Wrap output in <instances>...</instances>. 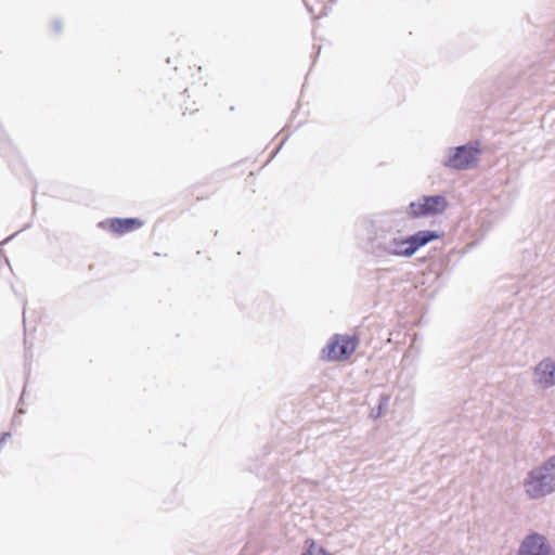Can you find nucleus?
Here are the masks:
<instances>
[{
  "label": "nucleus",
  "mask_w": 555,
  "mask_h": 555,
  "mask_svg": "<svg viewBox=\"0 0 555 555\" xmlns=\"http://www.w3.org/2000/svg\"><path fill=\"white\" fill-rule=\"evenodd\" d=\"M438 237L439 234L430 230H421L408 236L403 235L400 231H395L376 235L371 241V248L377 258H410L421 247Z\"/></svg>",
  "instance_id": "obj_1"
},
{
  "label": "nucleus",
  "mask_w": 555,
  "mask_h": 555,
  "mask_svg": "<svg viewBox=\"0 0 555 555\" xmlns=\"http://www.w3.org/2000/svg\"><path fill=\"white\" fill-rule=\"evenodd\" d=\"M524 488L531 499H540L552 493L555 490V456L530 470L524 480Z\"/></svg>",
  "instance_id": "obj_2"
},
{
  "label": "nucleus",
  "mask_w": 555,
  "mask_h": 555,
  "mask_svg": "<svg viewBox=\"0 0 555 555\" xmlns=\"http://www.w3.org/2000/svg\"><path fill=\"white\" fill-rule=\"evenodd\" d=\"M481 150L478 141H472L467 144L451 147L448 150L442 165L455 170H466L473 168L478 163V155Z\"/></svg>",
  "instance_id": "obj_3"
},
{
  "label": "nucleus",
  "mask_w": 555,
  "mask_h": 555,
  "mask_svg": "<svg viewBox=\"0 0 555 555\" xmlns=\"http://www.w3.org/2000/svg\"><path fill=\"white\" fill-rule=\"evenodd\" d=\"M448 202L442 195H425L411 202L408 207V215L412 218L429 217L442 214Z\"/></svg>",
  "instance_id": "obj_4"
},
{
  "label": "nucleus",
  "mask_w": 555,
  "mask_h": 555,
  "mask_svg": "<svg viewBox=\"0 0 555 555\" xmlns=\"http://www.w3.org/2000/svg\"><path fill=\"white\" fill-rule=\"evenodd\" d=\"M357 348V341L349 336H334L323 349V358L327 360L347 359Z\"/></svg>",
  "instance_id": "obj_5"
},
{
  "label": "nucleus",
  "mask_w": 555,
  "mask_h": 555,
  "mask_svg": "<svg viewBox=\"0 0 555 555\" xmlns=\"http://www.w3.org/2000/svg\"><path fill=\"white\" fill-rule=\"evenodd\" d=\"M532 382L541 388L555 385V359L545 358L540 361L533 371Z\"/></svg>",
  "instance_id": "obj_6"
},
{
  "label": "nucleus",
  "mask_w": 555,
  "mask_h": 555,
  "mask_svg": "<svg viewBox=\"0 0 555 555\" xmlns=\"http://www.w3.org/2000/svg\"><path fill=\"white\" fill-rule=\"evenodd\" d=\"M517 555H552V547L543 535L532 533L521 542Z\"/></svg>",
  "instance_id": "obj_7"
},
{
  "label": "nucleus",
  "mask_w": 555,
  "mask_h": 555,
  "mask_svg": "<svg viewBox=\"0 0 555 555\" xmlns=\"http://www.w3.org/2000/svg\"><path fill=\"white\" fill-rule=\"evenodd\" d=\"M142 225L143 222L138 218H113L109 220V230L119 235L132 232Z\"/></svg>",
  "instance_id": "obj_8"
},
{
  "label": "nucleus",
  "mask_w": 555,
  "mask_h": 555,
  "mask_svg": "<svg viewBox=\"0 0 555 555\" xmlns=\"http://www.w3.org/2000/svg\"><path fill=\"white\" fill-rule=\"evenodd\" d=\"M301 555H331L325 548L318 545L313 540H306V548Z\"/></svg>",
  "instance_id": "obj_9"
},
{
  "label": "nucleus",
  "mask_w": 555,
  "mask_h": 555,
  "mask_svg": "<svg viewBox=\"0 0 555 555\" xmlns=\"http://www.w3.org/2000/svg\"><path fill=\"white\" fill-rule=\"evenodd\" d=\"M382 409H383V404H382V403H379V405H378V413H377V415H376V416H379V415H380V413H382Z\"/></svg>",
  "instance_id": "obj_10"
}]
</instances>
